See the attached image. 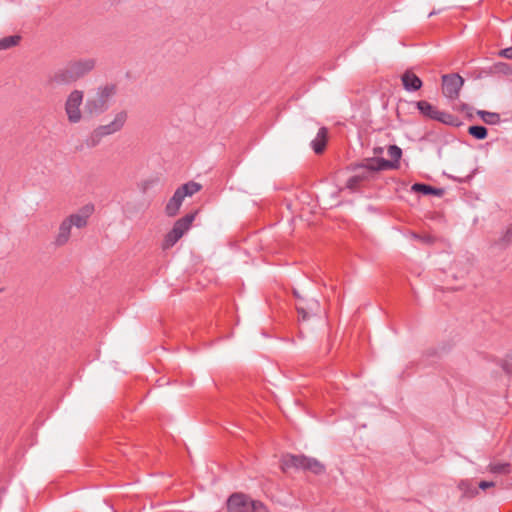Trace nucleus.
<instances>
[{
	"label": "nucleus",
	"mask_w": 512,
	"mask_h": 512,
	"mask_svg": "<svg viewBox=\"0 0 512 512\" xmlns=\"http://www.w3.org/2000/svg\"><path fill=\"white\" fill-rule=\"evenodd\" d=\"M443 80V94L450 98H457L459 95V91L464 83V80L458 74L444 75L442 77Z\"/></svg>",
	"instance_id": "obj_10"
},
{
	"label": "nucleus",
	"mask_w": 512,
	"mask_h": 512,
	"mask_svg": "<svg viewBox=\"0 0 512 512\" xmlns=\"http://www.w3.org/2000/svg\"><path fill=\"white\" fill-rule=\"evenodd\" d=\"M127 118V112L125 110H122L115 114L111 122L105 125H100L97 128H95L90 136V145L96 146L102 138L120 131L124 127Z\"/></svg>",
	"instance_id": "obj_5"
},
{
	"label": "nucleus",
	"mask_w": 512,
	"mask_h": 512,
	"mask_svg": "<svg viewBox=\"0 0 512 512\" xmlns=\"http://www.w3.org/2000/svg\"><path fill=\"white\" fill-rule=\"evenodd\" d=\"M94 212L95 205L93 203H86L77 211L64 217L59 223L57 231L54 235V246L63 247L67 245L72 237L73 227L79 230L86 228Z\"/></svg>",
	"instance_id": "obj_1"
},
{
	"label": "nucleus",
	"mask_w": 512,
	"mask_h": 512,
	"mask_svg": "<svg viewBox=\"0 0 512 512\" xmlns=\"http://www.w3.org/2000/svg\"><path fill=\"white\" fill-rule=\"evenodd\" d=\"M416 105H417V108L419 109L420 113L429 119L437 120L444 124H452L453 123V119H454L453 115L437 110L436 107H434L433 105H431L429 102H427L425 100L418 101L416 103Z\"/></svg>",
	"instance_id": "obj_9"
},
{
	"label": "nucleus",
	"mask_w": 512,
	"mask_h": 512,
	"mask_svg": "<svg viewBox=\"0 0 512 512\" xmlns=\"http://www.w3.org/2000/svg\"><path fill=\"white\" fill-rule=\"evenodd\" d=\"M117 93V85L106 83L99 86L93 96L84 105V113L88 116L100 115L108 110L111 99Z\"/></svg>",
	"instance_id": "obj_2"
},
{
	"label": "nucleus",
	"mask_w": 512,
	"mask_h": 512,
	"mask_svg": "<svg viewBox=\"0 0 512 512\" xmlns=\"http://www.w3.org/2000/svg\"><path fill=\"white\" fill-rule=\"evenodd\" d=\"M21 40L19 35H11L0 39V50H6L17 46Z\"/></svg>",
	"instance_id": "obj_18"
},
{
	"label": "nucleus",
	"mask_w": 512,
	"mask_h": 512,
	"mask_svg": "<svg viewBox=\"0 0 512 512\" xmlns=\"http://www.w3.org/2000/svg\"><path fill=\"white\" fill-rule=\"evenodd\" d=\"M250 499L243 494H233L227 501L228 512H249Z\"/></svg>",
	"instance_id": "obj_12"
},
{
	"label": "nucleus",
	"mask_w": 512,
	"mask_h": 512,
	"mask_svg": "<svg viewBox=\"0 0 512 512\" xmlns=\"http://www.w3.org/2000/svg\"><path fill=\"white\" fill-rule=\"evenodd\" d=\"M291 468L307 470L316 475L322 474L325 471V466L315 458L290 454L283 456L281 459V469L287 472Z\"/></svg>",
	"instance_id": "obj_3"
},
{
	"label": "nucleus",
	"mask_w": 512,
	"mask_h": 512,
	"mask_svg": "<svg viewBox=\"0 0 512 512\" xmlns=\"http://www.w3.org/2000/svg\"><path fill=\"white\" fill-rule=\"evenodd\" d=\"M511 239H512V225H510V226L506 229V231H505V233H504V235H503V237H502L501 241H502V243H503L504 245H507V244H509V243H510Z\"/></svg>",
	"instance_id": "obj_25"
},
{
	"label": "nucleus",
	"mask_w": 512,
	"mask_h": 512,
	"mask_svg": "<svg viewBox=\"0 0 512 512\" xmlns=\"http://www.w3.org/2000/svg\"><path fill=\"white\" fill-rule=\"evenodd\" d=\"M361 183H362V180L358 176L353 175L352 177H350L347 180L346 186L350 190H356L360 186Z\"/></svg>",
	"instance_id": "obj_24"
},
{
	"label": "nucleus",
	"mask_w": 512,
	"mask_h": 512,
	"mask_svg": "<svg viewBox=\"0 0 512 512\" xmlns=\"http://www.w3.org/2000/svg\"><path fill=\"white\" fill-rule=\"evenodd\" d=\"M412 190L415 191V192L422 193L424 195L441 196L443 194L442 189H438V188L432 187V186L427 185V184H422V183H415L412 186Z\"/></svg>",
	"instance_id": "obj_16"
},
{
	"label": "nucleus",
	"mask_w": 512,
	"mask_h": 512,
	"mask_svg": "<svg viewBox=\"0 0 512 512\" xmlns=\"http://www.w3.org/2000/svg\"><path fill=\"white\" fill-rule=\"evenodd\" d=\"M48 82L52 85H69L76 82L70 68L66 65L49 76Z\"/></svg>",
	"instance_id": "obj_13"
},
{
	"label": "nucleus",
	"mask_w": 512,
	"mask_h": 512,
	"mask_svg": "<svg viewBox=\"0 0 512 512\" xmlns=\"http://www.w3.org/2000/svg\"><path fill=\"white\" fill-rule=\"evenodd\" d=\"M197 211L186 214L182 218L178 219L170 232L167 233L163 241V249H169L173 247L179 239L190 229L193 221L195 220Z\"/></svg>",
	"instance_id": "obj_6"
},
{
	"label": "nucleus",
	"mask_w": 512,
	"mask_h": 512,
	"mask_svg": "<svg viewBox=\"0 0 512 512\" xmlns=\"http://www.w3.org/2000/svg\"><path fill=\"white\" fill-rule=\"evenodd\" d=\"M481 119L487 124H496L500 121V116L497 113L487 112V111H479Z\"/></svg>",
	"instance_id": "obj_21"
},
{
	"label": "nucleus",
	"mask_w": 512,
	"mask_h": 512,
	"mask_svg": "<svg viewBox=\"0 0 512 512\" xmlns=\"http://www.w3.org/2000/svg\"><path fill=\"white\" fill-rule=\"evenodd\" d=\"M468 132L470 135L479 140L485 139L487 136V129L484 126H470Z\"/></svg>",
	"instance_id": "obj_20"
},
{
	"label": "nucleus",
	"mask_w": 512,
	"mask_h": 512,
	"mask_svg": "<svg viewBox=\"0 0 512 512\" xmlns=\"http://www.w3.org/2000/svg\"><path fill=\"white\" fill-rule=\"evenodd\" d=\"M84 100V92L78 89L72 90L64 103V110L70 124H77L83 118L81 106Z\"/></svg>",
	"instance_id": "obj_7"
},
{
	"label": "nucleus",
	"mask_w": 512,
	"mask_h": 512,
	"mask_svg": "<svg viewBox=\"0 0 512 512\" xmlns=\"http://www.w3.org/2000/svg\"><path fill=\"white\" fill-rule=\"evenodd\" d=\"M499 56L506 59H512V47L500 50Z\"/></svg>",
	"instance_id": "obj_26"
},
{
	"label": "nucleus",
	"mask_w": 512,
	"mask_h": 512,
	"mask_svg": "<svg viewBox=\"0 0 512 512\" xmlns=\"http://www.w3.org/2000/svg\"><path fill=\"white\" fill-rule=\"evenodd\" d=\"M298 313L302 316V319H306L308 317L307 313L302 308H297Z\"/></svg>",
	"instance_id": "obj_29"
},
{
	"label": "nucleus",
	"mask_w": 512,
	"mask_h": 512,
	"mask_svg": "<svg viewBox=\"0 0 512 512\" xmlns=\"http://www.w3.org/2000/svg\"><path fill=\"white\" fill-rule=\"evenodd\" d=\"M507 358L512 362V352L507 356Z\"/></svg>",
	"instance_id": "obj_30"
},
{
	"label": "nucleus",
	"mask_w": 512,
	"mask_h": 512,
	"mask_svg": "<svg viewBox=\"0 0 512 512\" xmlns=\"http://www.w3.org/2000/svg\"><path fill=\"white\" fill-rule=\"evenodd\" d=\"M458 488L463 492L466 497H474L478 494V490L476 487L472 485L469 480H462L458 484Z\"/></svg>",
	"instance_id": "obj_17"
},
{
	"label": "nucleus",
	"mask_w": 512,
	"mask_h": 512,
	"mask_svg": "<svg viewBox=\"0 0 512 512\" xmlns=\"http://www.w3.org/2000/svg\"><path fill=\"white\" fill-rule=\"evenodd\" d=\"M249 512H270L268 508L259 501H250Z\"/></svg>",
	"instance_id": "obj_23"
},
{
	"label": "nucleus",
	"mask_w": 512,
	"mask_h": 512,
	"mask_svg": "<svg viewBox=\"0 0 512 512\" xmlns=\"http://www.w3.org/2000/svg\"><path fill=\"white\" fill-rule=\"evenodd\" d=\"M328 131L325 127L319 129L316 138L312 141V148L316 154H321L327 143Z\"/></svg>",
	"instance_id": "obj_15"
},
{
	"label": "nucleus",
	"mask_w": 512,
	"mask_h": 512,
	"mask_svg": "<svg viewBox=\"0 0 512 512\" xmlns=\"http://www.w3.org/2000/svg\"><path fill=\"white\" fill-rule=\"evenodd\" d=\"M489 471L494 474H508L510 472L509 464H507V463L490 464Z\"/></svg>",
	"instance_id": "obj_22"
},
{
	"label": "nucleus",
	"mask_w": 512,
	"mask_h": 512,
	"mask_svg": "<svg viewBox=\"0 0 512 512\" xmlns=\"http://www.w3.org/2000/svg\"><path fill=\"white\" fill-rule=\"evenodd\" d=\"M95 60L92 58L71 61L67 65L70 68L75 80L84 77L95 67Z\"/></svg>",
	"instance_id": "obj_11"
},
{
	"label": "nucleus",
	"mask_w": 512,
	"mask_h": 512,
	"mask_svg": "<svg viewBox=\"0 0 512 512\" xmlns=\"http://www.w3.org/2000/svg\"><path fill=\"white\" fill-rule=\"evenodd\" d=\"M478 486L480 489L485 490L487 488L494 487L495 483L492 481H481Z\"/></svg>",
	"instance_id": "obj_27"
},
{
	"label": "nucleus",
	"mask_w": 512,
	"mask_h": 512,
	"mask_svg": "<svg viewBox=\"0 0 512 512\" xmlns=\"http://www.w3.org/2000/svg\"><path fill=\"white\" fill-rule=\"evenodd\" d=\"M413 237H415L417 239H421L422 241L427 242V243H429L431 241V237L430 236L420 237V236H418L416 234H413Z\"/></svg>",
	"instance_id": "obj_28"
},
{
	"label": "nucleus",
	"mask_w": 512,
	"mask_h": 512,
	"mask_svg": "<svg viewBox=\"0 0 512 512\" xmlns=\"http://www.w3.org/2000/svg\"><path fill=\"white\" fill-rule=\"evenodd\" d=\"M387 153H388L389 157L392 159L389 161L393 162L396 165L395 168H398V163L402 156V150L396 145H390L388 147Z\"/></svg>",
	"instance_id": "obj_19"
},
{
	"label": "nucleus",
	"mask_w": 512,
	"mask_h": 512,
	"mask_svg": "<svg viewBox=\"0 0 512 512\" xmlns=\"http://www.w3.org/2000/svg\"><path fill=\"white\" fill-rule=\"evenodd\" d=\"M396 165L384 158H370L366 159L364 163L357 166V173L362 182L369 179V177L378 171L395 169Z\"/></svg>",
	"instance_id": "obj_8"
},
{
	"label": "nucleus",
	"mask_w": 512,
	"mask_h": 512,
	"mask_svg": "<svg viewBox=\"0 0 512 512\" xmlns=\"http://www.w3.org/2000/svg\"><path fill=\"white\" fill-rule=\"evenodd\" d=\"M201 188L202 186L194 181L187 182L178 187L165 206L166 215L169 217L175 216L178 213L185 197L193 196L199 192Z\"/></svg>",
	"instance_id": "obj_4"
},
{
	"label": "nucleus",
	"mask_w": 512,
	"mask_h": 512,
	"mask_svg": "<svg viewBox=\"0 0 512 512\" xmlns=\"http://www.w3.org/2000/svg\"><path fill=\"white\" fill-rule=\"evenodd\" d=\"M402 84L407 91H417L422 87L421 79L412 71H406L401 76Z\"/></svg>",
	"instance_id": "obj_14"
}]
</instances>
